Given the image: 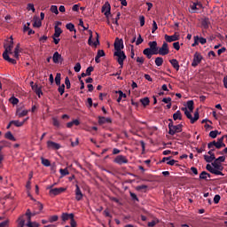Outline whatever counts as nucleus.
Returning a JSON list of instances; mask_svg holds the SVG:
<instances>
[{
  "label": "nucleus",
  "mask_w": 227,
  "mask_h": 227,
  "mask_svg": "<svg viewBox=\"0 0 227 227\" xmlns=\"http://www.w3.org/2000/svg\"><path fill=\"white\" fill-rule=\"evenodd\" d=\"M4 137H5V139H9V141H17V138H15V137L13 136L12 131H7L4 134Z\"/></svg>",
  "instance_id": "nucleus-26"
},
{
  "label": "nucleus",
  "mask_w": 227,
  "mask_h": 227,
  "mask_svg": "<svg viewBox=\"0 0 227 227\" xmlns=\"http://www.w3.org/2000/svg\"><path fill=\"white\" fill-rule=\"evenodd\" d=\"M137 63H139L140 65H143L145 63V58L144 57H137Z\"/></svg>",
  "instance_id": "nucleus-63"
},
{
  "label": "nucleus",
  "mask_w": 227,
  "mask_h": 227,
  "mask_svg": "<svg viewBox=\"0 0 227 227\" xmlns=\"http://www.w3.org/2000/svg\"><path fill=\"white\" fill-rule=\"evenodd\" d=\"M145 189H148V185L142 184L136 187V191H145Z\"/></svg>",
  "instance_id": "nucleus-52"
},
{
  "label": "nucleus",
  "mask_w": 227,
  "mask_h": 227,
  "mask_svg": "<svg viewBox=\"0 0 227 227\" xmlns=\"http://www.w3.org/2000/svg\"><path fill=\"white\" fill-rule=\"evenodd\" d=\"M140 102L144 107H146V106H150V98H144L140 99Z\"/></svg>",
  "instance_id": "nucleus-36"
},
{
  "label": "nucleus",
  "mask_w": 227,
  "mask_h": 227,
  "mask_svg": "<svg viewBox=\"0 0 227 227\" xmlns=\"http://www.w3.org/2000/svg\"><path fill=\"white\" fill-rule=\"evenodd\" d=\"M67 29H68V31H70L71 33L74 31V33L77 32V30H75V26L74 25V23H67L66 25Z\"/></svg>",
  "instance_id": "nucleus-34"
},
{
  "label": "nucleus",
  "mask_w": 227,
  "mask_h": 227,
  "mask_svg": "<svg viewBox=\"0 0 227 227\" xmlns=\"http://www.w3.org/2000/svg\"><path fill=\"white\" fill-rule=\"evenodd\" d=\"M8 145H10V143L6 140L0 141V146H2V150H3V148L8 147Z\"/></svg>",
  "instance_id": "nucleus-48"
},
{
  "label": "nucleus",
  "mask_w": 227,
  "mask_h": 227,
  "mask_svg": "<svg viewBox=\"0 0 227 227\" xmlns=\"http://www.w3.org/2000/svg\"><path fill=\"white\" fill-rule=\"evenodd\" d=\"M11 124L15 125V127H22L24 122H20L19 121H11Z\"/></svg>",
  "instance_id": "nucleus-45"
},
{
  "label": "nucleus",
  "mask_w": 227,
  "mask_h": 227,
  "mask_svg": "<svg viewBox=\"0 0 227 227\" xmlns=\"http://www.w3.org/2000/svg\"><path fill=\"white\" fill-rule=\"evenodd\" d=\"M206 169L209 171V173H212V175H219L220 176H224V174H223V172L214 168L210 164H207L206 166Z\"/></svg>",
  "instance_id": "nucleus-12"
},
{
  "label": "nucleus",
  "mask_w": 227,
  "mask_h": 227,
  "mask_svg": "<svg viewBox=\"0 0 227 227\" xmlns=\"http://www.w3.org/2000/svg\"><path fill=\"white\" fill-rule=\"evenodd\" d=\"M59 219V216L58 215H51L48 218V223H56Z\"/></svg>",
  "instance_id": "nucleus-42"
},
{
  "label": "nucleus",
  "mask_w": 227,
  "mask_h": 227,
  "mask_svg": "<svg viewBox=\"0 0 227 227\" xmlns=\"http://www.w3.org/2000/svg\"><path fill=\"white\" fill-rule=\"evenodd\" d=\"M73 217H74V214L73 213H71V214L63 213L62 215H61V219L64 222L68 221V219H70V221H71L73 219Z\"/></svg>",
  "instance_id": "nucleus-24"
},
{
  "label": "nucleus",
  "mask_w": 227,
  "mask_h": 227,
  "mask_svg": "<svg viewBox=\"0 0 227 227\" xmlns=\"http://www.w3.org/2000/svg\"><path fill=\"white\" fill-rule=\"evenodd\" d=\"M114 47L115 50V52H121V49H123V39L116 38L115 42L114 43Z\"/></svg>",
  "instance_id": "nucleus-7"
},
{
  "label": "nucleus",
  "mask_w": 227,
  "mask_h": 227,
  "mask_svg": "<svg viewBox=\"0 0 227 227\" xmlns=\"http://www.w3.org/2000/svg\"><path fill=\"white\" fill-rule=\"evenodd\" d=\"M74 72H81V63L77 62L74 67Z\"/></svg>",
  "instance_id": "nucleus-62"
},
{
  "label": "nucleus",
  "mask_w": 227,
  "mask_h": 227,
  "mask_svg": "<svg viewBox=\"0 0 227 227\" xmlns=\"http://www.w3.org/2000/svg\"><path fill=\"white\" fill-rule=\"evenodd\" d=\"M148 45L149 48H145L143 51V54L146 56L147 59H152L153 55L157 56L159 54V46L157 45V41H151Z\"/></svg>",
  "instance_id": "nucleus-1"
},
{
  "label": "nucleus",
  "mask_w": 227,
  "mask_h": 227,
  "mask_svg": "<svg viewBox=\"0 0 227 227\" xmlns=\"http://www.w3.org/2000/svg\"><path fill=\"white\" fill-rule=\"evenodd\" d=\"M181 110L184 112L186 118H188V120H190L191 123H196V121H198L200 120V113L198 112L199 111L198 108L194 113V117H192V114H191V112H189V110H187V107H183V108H181Z\"/></svg>",
  "instance_id": "nucleus-3"
},
{
  "label": "nucleus",
  "mask_w": 227,
  "mask_h": 227,
  "mask_svg": "<svg viewBox=\"0 0 227 227\" xmlns=\"http://www.w3.org/2000/svg\"><path fill=\"white\" fill-rule=\"evenodd\" d=\"M65 84H66L67 90H70L71 84H70V78H68V76L65 78Z\"/></svg>",
  "instance_id": "nucleus-47"
},
{
  "label": "nucleus",
  "mask_w": 227,
  "mask_h": 227,
  "mask_svg": "<svg viewBox=\"0 0 227 227\" xmlns=\"http://www.w3.org/2000/svg\"><path fill=\"white\" fill-rule=\"evenodd\" d=\"M219 201H221V195H218V194L215 195V197H214V203L215 205H217V203H219Z\"/></svg>",
  "instance_id": "nucleus-59"
},
{
  "label": "nucleus",
  "mask_w": 227,
  "mask_h": 227,
  "mask_svg": "<svg viewBox=\"0 0 227 227\" xmlns=\"http://www.w3.org/2000/svg\"><path fill=\"white\" fill-rule=\"evenodd\" d=\"M214 169H216V171H223V168L219 161H216V160H214V162L211 163Z\"/></svg>",
  "instance_id": "nucleus-22"
},
{
  "label": "nucleus",
  "mask_w": 227,
  "mask_h": 227,
  "mask_svg": "<svg viewBox=\"0 0 227 227\" xmlns=\"http://www.w3.org/2000/svg\"><path fill=\"white\" fill-rule=\"evenodd\" d=\"M173 120L176 121V120H182V112L180 110H177L174 114H173Z\"/></svg>",
  "instance_id": "nucleus-33"
},
{
  "label": "nucleus",
  "mask_w": 227,
  "mask_h": 227,
  "mask_svg": "<svg viewBox=\"0 0 227 227\" xmlns=\"http://www.w3.org/2000/svg\"><path fill=\"white\" fill-rule=\"evenodd\" d=\"M24 226H26V219H24V215H21L18 218L17 227H24Z\"/></svg>",
  "instance_id": "nucleus-28"
},
{
  "label": "nucleus",
  "mask_w": 227,
  "mask_h": 227,
  "mask_svg": "<svg viewBox=\"0 0 227 227\" xmlns=\"http://www.w3.org/2000/svg\"><path fill=\"white\" fill-rule=\"evenodd\" d=\"M59 89H58V91L60 95H63V93H65V84H62V85H59Z\"/></svg>",
  "instance_id": "nucleus-54"
},
{
  "label": "nucleus",
  "mask_w": 227,
  "mask_h": 227,
  "mask_svg": "<svg viewBox=\"0 0 227 227\" xmlns=\"http://www.w3.org/2000/svg\"><path fill=\"white\" fill-rule=\"evenodd\" d=\"M115 93L119 95V98H117V102H121L122 98H127V94L123 93L121 90H116Z\"/></svg>",
  "instance_id": "nucleus-25"
},
{
  "label": "nucleus",
  "mask_w": 227,
  "mask_h": 227,
  "mask_svg": "<svg viewBox=\"0 0 227 227\" xmlns=\"http://www.w3.org/2000/svg\"><path fill=\"white\" fill-rule=\"evenodd\" d=\"M207 175H208V173L207 171H202L200 174V180H208V179H207Z\"/></svg>",
  "instance_id": "nucleus-46"
},
{
  "label": "nucleus",
  "mask_w": 227,
  "mask_h": 227,
  "mask_svg": "<svg viewBox=\"0 0 227 227\" xmlns=\"http://www.w3.org/2000/svg\"><path fill=\"white\" fill-rule=\"evenodd\" d=\"M53 63H59L60 61H63V57H61V54L59 52L55 51L52 57Z\"/></svg>",
  "instance_id": "nucleus-18"
},
{
  "label": "nucleus",
  "mask_w": 227,
  "mask_h": 227,
  "mask_svg": "<svg viewBox=\"0 0 227 227\" xmlns=\"http://www.w3.org/2000/svg\"><path fill=\"white\" fill-rule=\"evenodd\" d=\"M187 108L189 109L190 113H192L194 111V101L189 100L186 103Z\"/></svg>",
  "instance_id": "nucleus-32"
},
{
  "label": "nucleus",
  "mask_w": 227,
  "mask_h": 227,
  "mask_svg": "<svg viewBox=\"0 0 227 227\" xmlns=\"http://www.w3.org/2000/svg\"><path fill=\"white\" fill-rule=\"evenodd\" d=\"M158 54L160 56H168L169 54V45L164 42L160 48H158Z\"/></svg>",
  "instance_id": "nucleus-4"
},
{
  "label": "nucleus",
  "mask_w": 227,
  "mask_h": 227,
  "mask_svg": "<svg viewBox=\"0 0 227 227\" xmlns=\"http://www.w3.org/2000/svg\"><path fill=\"white\" fill-rule=\"evenodd\" d=\"M114 162H115L116 164H119L120 166H121V164H128L129 163V160L127 159V157H125L123 155H118L114 159Z\"/></svg>",
  "instance_id": "nucleus-11"
},
{
  "label": "nucleus",
  "mask_w": 227,
  "mask_h": 227,
  "mask_svg": "<svg viewBox=\"0 0 227 227\" xmlns=\"http://www.w3.org/2000/svg\"><path fill=\"white\" fill-rule=\"evenodd\" d=\"M165 40L166 42H168V43H171V42H176L180 40V35H176V33H175L173 35H165Z\"/></svg>",
  "instance_id": "nucleus-14"
},
{
  "label": "nucleus",
  "mask_w": 227,
  "mask_h": 227,
  "mask_svg": "<svg viewBox=\"0 0 227 227\" xmlns=\"http://www.w3.org/2000/svg\"><path fill=\"white\" fill-rule=\"evenodd\" d=\"M204 160H206V162L210 163L213 160H215V154H209V156L205 154L204 155Z\"/></svg>",
  "instance_id": "nucleus-27"
},
{
  "label": "nucleus",
  "mask_w": 227,
  "mask_h": 227,
  "mask_svg": "<svg viewBox=\"0 0 227 227\" xmlns=\"http://www.w3.org/2000/svg\"><path fill=\"white\" fill-rule=\"evenodd\" d=\"M55 83L57 86H61V74L58 73L55 76Z\"/></svg>",
  "instance_id": "nucleus-39"
},
{
  "label": "nucleus",
  "mask_w": 227,
  "mask_h": 227,
  "mask_svg": "<svg viewBox=\"0 0 227 227\" xmlns=\"http://www.w3.org/2000/svg\"><path fill=\"white\" fill-rule=\"evenodd\" d=\"M114 56L117 57V62L119 65H123V61L127 59V55H125V51H115Z\"/></svg>",
  "instance_id": "nucleus-6"
},
{
  "label": "nucleus",
  "mask_w": 227,
  "mask_h": 227,
  "mask_svg": "<svg viewBox=\"0 0 227 227\" xmlns=\"http://www.w3.org/2000/svg\"><path fill=\"white\" fill-rule=\"evenodd\" d=\"M47 146L51 150H59V148H61V145L59 144H58L56 142H52V141H48Z\"/></svg>",
  "instance_id": "nucleus-16"
},
{
  "label": "nucleus",
  "mask_w": 227,
  "mask_h": 227,
  "mask_svg": "<svg viewBox=\"0 0 227 227\" xmlns=\"http://www.w3.org/2000/svg\"><path fill=\"white\" fill-rule=\"evenodd\" d=\"M198 4L199 2L197 3H193L190 7H191V12L192 13H198L197 10H198Z\"/></svg>",
  "instance_id": "nucleus-38"
},
{
  "label": "nucleus",
  "mask_w": 227,
  "mask_h": 227,
  "mask_svg": "<svg viewBox=\"0 0 227 227\" xmlns=\"http://www.w3.org/2000/svg\"><path fill=\"white\" fill-rule=\"evenodd\" d=\"M143 42H145V40L143 39V37H141V34H139L138 37L136 41V45H141V43H143Z\"/></svg>",
  "instance_id": "nucleus-49"
},
{
  "label": "nucleus",
  "mask_w": 227,
  "mask_h": 227,
  "mask_svg": "<svg viewBox=\"0 0 227 227\" xmlns=\"http://www.w3.org/2000/svg\"><path fill=\"white\" fill-rule=\"evenodd\" d=\"M35 207L39 210V211H37V212H39V214H40V212H42V210H43V204H42L40 202H36Z\"/></svg>",
  "instance_id": "nucleus-51"
},
{
  "label": "nucleus",
  "mask_w": 227,
  "mask_h": 227,
  "mask_svg": "<svg viewBox=\"0 0 227 227\" xmlns=\"http://www.w3.org/2000/svg\"><path fill=\"white\" fill-rule=\"evenodd\" d=\"M26 226H27V227H38L39 224H38V223H36V222H32V223H26Z\"/></svg>",
  "instance_id": "nucleus-53"
},
{
  "label": "nucleus",
  "mask_w": 227,
  "mask_h": 227,
  "mask_svg": "<svg viewBox=\"0 0 227 227\" xmlns=\"http://www.w3.org/2000/svg\"><path fill=\"white\" fill-rule=\"evenodd\" d=\"M50 10H51V12L55 13V15L59 14V11H58V6L57 5H51Z\"/></svg>",
  "instance_id": "nucleus-43"
},
{
  "label": "nucleus",
  "mask_w": 227,
  "mask_h": 227,
  "mask_svg": "<svg viewBox=\"0 0 227 227\" xmlns=\"http://www.w3.org/2000/svg\"><path fill=\"white\" fill-rule=\"evenodd\" d=\"M75 200L76 201H81V200H82L83 198V194L82 192L81 191V188L79 187V184H75Z\"/></svg>",
  "instance_id": "nucleus-15"
},
{
  "label": "nucleus",
  "mask_w": 227,
  "mask_h": 227,
  "mask_svg": "<svg viewBox=\"0 0 227 227\" xmlns=\"http://www.w3.org/2000/svg\"><path fill=\"white\" fill-rule=\"evenodd\" d=\"M24 215V217H25V215L27 216V223H33V222H31V217H33V216H31V209H27L25 215Z\"/></svg>",
  "instance_id": "nucleus-37"
},
{
  "label": "nucleus",
  "mask_w": 227,
  "mask_h": 227,
  "mask_svg": "<svg viewBox=\"0 0 227 227\" xmlns=\"http://www.w3.org/2000/svg\"><path fill=\"white\" fill-rule=\"evenodd\" d=\"M207 148H216L217 150H221V148L223 147L218 142H215V140H214L213 142L207 144Z\"/></svg>",
  "instance_id": "nucleus-21"
},
{
  "label": "nucleus",
  "mask_w": 227,
  "mask_h": 227,
  "mask_svg": "<svg viewBox=\"0 0 227 227\" xmlns=\"http://www.w3.org/2000/svg\"><path fill=\"white\" fill-rule=\"evenodd\" d=\"M217 142L222 145L223 148L226 146V144L224 142V136L217 139Z\"/></svg>",
  "instance_id": "nucleus-50"
},
{
  "label": "nucleus",
  "mask_w": 227,
  "mask_h": 227,
  "mask_svg": "<svg viewBox=\"0 0 227 227\" xmlns=\"http://www.w3.org/2000/svg\"><path fill=\"white\" fill-rule=\"evenodd\" d=\"M11 103H12L13 106H17V104H19V98L12 97L10 99Z\"/></svg>",
  "instance_id": "nucleus-57"
},
{
  "label": "nucleus",
  "mask_w": 227,
  "mask_h": 227,
  "mask_svg": "<svg viewBox=\"0 0 227 227\" xmlns=\"http://www.w3.org/2000/svg\"><path fill=\"white\" fill-rule=\"evenodd\" d=\"M27 10L28 12H33V13H35V4H27Z\"/></svg>",
  "instance_id": "nucleus-44"
},
{
  "label": "nucleus",
  "mask_w": 227,
  "mask_h": 227,
  "mask_svg": "<svg viewBox=\"0 0 227 227\" xmlns=\"http://www.w3.org/2000/svg\"><path fill=\"white\" fill-rule=\"evenodd\" d=\"M93 70H95V68L93 67H89L87 69H86V75H91V72H93Z\"/></svg>",
  "instance_id": "nucleus-58"
},
{
  "label": "nucleus",
  "mask_w": 227,
  "mask_h": 227,
  "mask_svg": "<svg viewBox=\"0 0 227 227\" xmlns=\"http://www.w3.org/2000/svg\"><path fill=\"white\" fill-rule=\"evenodd\" d=\"M202 26L204 29H208V27H210V20L208 18H205L202 20Z\"/></svg>",
  "instance_id": "nucleus-30"
},
{
  "label": "nucleus",
  "mask_w": 227,
  "mask_h": 227,
  "mask_svg": "<svg viewBox=\"0 0 227 227\" xmlns=\"http://www.w3.org/2000/svg\"><path fill=\"white\" fill-rule=\"evenodd\" d=\"M168 134L169 136H175V134H178L179 132H182V129L184 127L183 124H173V119H168Z\"/></svg>",
  "instance_id": "nucleus-2"
},
{
  "label": "nucleus",
  "mask_w": 227,
  "mask_h": 227,
  "mask_svg": "<svg viewBox=\"0 0 227 227\" xmlns=\"http://www.w3.org/2000/svg\"><path fill=\"white\" fill-rule=\"evenodd\" d=\"M4 54H13V52H12V49H13V38L11 37V41L9 44H4Z\"/></svg>",
  "instance_id": "nucleus-13"
},
{
  "label": "nucleus",
  "mask_w": 227,
  "mask_h": 227,
  "mask_svg": "<svg viewBox=\"0 0 227 227\" xmlns=\"http://www.w3.org/2000/svg\"><path fill=\"white\" fill-rule=\"evenodd\" d=\"M139 20H140V26L141 27H143V26H145V16H140Z\"/></svg>",
  "instance_id": "nucleus-64"
},
{
  "label": "nucleus",
  "mask_w": 227,
  "mask_h": 227,
  "mask_svg": "<svg viewBox=\"0 0 227 227\" xmlns=\"http://www.w3.org/2000/svg\"><path fill=\"white\" fill-rule=\"evenodd\" d=\"M102 13H104V15L106 17V19L109 18V16L111 15V4H108V2H106L101 9Z\"/></svg>",
  "instance_id": "nucleus-10"
},
{
  "label": "nucleus",
  "mask_w": 227,
  "mask_h": 227,
  "mask_svg": "<svg viewBox=\"0 0 227 227\" xmlns=\"http://www.w3.org/2000/svg\"><path fill=\"white\" fill-rule=\"evenodd\" d=\"M203 59V56H201V54H200L199 52H195L194 56H193V60L192 62V67H198L199 63H201V60Z\"/></svg>",
  "instance_id": "nucleus-9"
},
{
  "label": "nucleus",
  "mask_w": 227,
  "mask_h": 227,
  "mask_svg": "<svg viewBox=\"0 0 227 227\" xmlns=\"http://www.w3.org/2000/svg\"><path fill=\"white\" fill-rule=\"evenodd\" d=\"M170 65L178 72L180 70V64L178 63V60L176 59H172L169 60Z\"/></svg>",
  "instance_id": "nucleus-19"
},
{
  "label": "nucleus",
  "mask_w": 227,
  "mask_h": 227,
  "mask_svg": "<svg viewBox=\"0 0 227 227\" xmlns=\"http://www.w3.org/2000/svg\"><path fill=\"white\" fill-rule=\"evenodd\" d=\"M59 173H60L62 178H63V176H67V175H70L68 168H60Z\"/></svg>",
  "instance_id": "nucleus-41"
},
{
  "label": "nucleus",
  "mask_w": 227,
  "mask_h": 227,
  "mask_svg": "<svg viewBox=\"0 0 227 227\" xmlns=\"http://www.w3.org/2000/svg\"><path fill=\"white\" fill-rule=\"evenodd\" d=\"M41 162H42L43 166H45L46 168H49V166H51V160H49L48 159H45L43 157L41 158Z\"/></svg>",
  "instance_id": "nucleus-40"
},
{
  "label": "nucleus",
  "mask_w": 227,
  "mask_h": 227,
  "mask_svg": "<svg viewBox=\"0 0 227 227\" xmlns=\"http://www.w3.org/2000/svg\"><path fill=\"white\" fill-rule=\"evenodd\" d=\"M32 90L33 91H35L37 97H39V98L41 95H43V92L42 91V87H39L36 83H35V85H32Z\"/></svg>",
  "instance_id": "nucleus-17"
},
{
  "label": "nucleus",
  "mask_w": 227,
  "mask_h": 227,
  "mask_svg": "<svg viewBox=\"0 0 227 227\" xmlns=\"http://www.w3.org/2000/svg\"><path fill=\"white\" fill-rule=\"evenodd\" d=\"M3 58L5 61H8V63H12V65H17V60H15V59L10 58L9 54L3 53Z\"/></svg>",
  "instance_id": "nucleus-20"
},
{
  "label": "nucleus",
  "mask_w": 227,
  "mask_h": 227,
  "mask_svg": "<svg viewBox=\"0 0 227 227\" xmlns=\"http://www.w3.org/2000/svg\"><path fill=\"white\" fill-rule=\"evenodd\" d=\"M97 37H96V42L93 43V32L91 30H90V37L88 40V44L89 45H94V47H97V45H100V41L98 40V33H96Z\"/></svg>",
  "instance_id": "nucleus-8"
},
{
  "label": "nucleus",
  "mask_w": 227,
  "mask_h": 227,
  "mask_svg": "<svg viewBox=\"0 0 227 227\" xmlns=\"http://www.w3.org/2000/svg\"><path fill=\"white\" fill-rule=\"evenodd\" d=\"M156 29H159V27L157 26V22L155 20L153 21V29L152 33H155Z\"/></svg>",
  "instance_id": "nucleus-61"
},
{
  "label": "nucleus",
  "mask_w": 227,
  "mask_h": 227,
  "mask_svg": "<svg viewBox=\"0 0 227 227\" xmlns=\"http://www.w3.org/2000/svg\"><path fill=\"white\" fill-rule=\"evenodd\" d=\"M27 113H29V110L20 111V108H18L16 111V114L19 116V118H24V116H27Z\"/></svg>",
  "instance_id": "nucleus-23"
},
{
  "label": "nucleus",
  "mask_w": 227,
  "mask_h": 227,
  "mask_svg": "<svg viewBox=\"0 0 227 227\" xmlns=\"http://www.w3.org/2000/svg\"><path fill=\"white\" fill-rule=\"evenodd\" d=\"M215 160L216 161V162H219L220 164H221V162H224V160H226V157H224V156H220V157H218V158H215Z\"/></svg>",
  "instance_id": "nucleus-56"
},
{
  "label": "nucleus",
  "mask_w": 227,
  "mask_h": 227,
  "mask_svg": "<svg viewBox=\"0 0 227 227\" xmlns=\"http://www.w3.org/2000/svg\"><path fill=\"white\" fill-rule=\"evenodd\" d=\"M154 63L156 67H162L164 63V59H162V57H157L154 60Z\"/></svg>",
  "instance_id": "nucleus-31"
},
{
  "label": "nucleus",
  "mask_w": 227,
  "mask_h": 227,
  "mask_svg": "<svg viewBox=\"0 0 227 227\" xmlns=\"http://www.w3.org/2000/svg\"><path fill=\"white\" fill-rule=\"evenodd\" d=\"M96 56H98V58H104V56H106V52L104 50H98Z\"/></svg>",
  "instance_id": "nucleus-55"
},
{
  "label": "nucleus",
  "mask_w": 227,
  "mask_h": 227,
  "mask_svg": "<svg viewBox=\"0 0 227 227\" xmlns=\"http://www.w3.org/2000/svg\"><path fill=\"white\" fill-rule=\"evenodd\" d=\"M52 187H53V185L48 187V189H51L50 196H58V195L61 194V192H65L67 191V188H63V187L52 188Z\"/></svg>",
  "instance_id": "nucleus-5"
},
{
  "label": "nucleus",
  "mask_w": 227,
  "mask_h": 227,
  "mask_svg": "<svg viewBox=\"0 0 227 227\" xmlns=\"http://www.w3.org/2000/svg\"><path fill=\"white\" fill-rule=\"evenodd\" d=\"M52 121H53V126L54 127H57V128H59L60 127V123H59V121L56 118H53L52 119Z\"/></svg>",
  "instance_id": "nucleus-60"
},
{
  "label": "nucleus",
  "mask_w": 227,
  "mask_h": 227,
  "mask_svg": "<svg viewBox=\"0 0 227 227\" xmlns=\"http://www.w3.org/2000/svg\"><path fill=\"white\" fill-rule=\"evenodd\" d=\"M54 29H55V33L53 34V36L54 37L61 36V33H63V30H61V27L55 26Z\"/></svg>",
  "instance_id": "nucleus-29"
},
{
  "label": "nucleus",
  "mask_w": 227,
  "mask_h": 227,
  "mask_svg": "<svg viewBox=\"0 0 227 227\" xmlns=\"http://www.w3.org/2000/svg\"><path fill=\"white\" fill-rule=\"evenodd\" d=\"M219 134H221V132H219V130H217V129L212 130L209 132V137H212V139H215V137H217V136H219Z\"/></svg>",
  "instance_id": "nucleus-35"
}]
</instances>
